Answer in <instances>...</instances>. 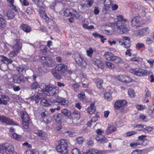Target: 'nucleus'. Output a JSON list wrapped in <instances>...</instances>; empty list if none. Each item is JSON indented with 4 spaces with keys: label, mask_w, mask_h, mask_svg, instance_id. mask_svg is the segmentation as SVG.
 Listing matches in <instances>:
<instances>
[{
    "label": "nucleus",
    "mask_w": 154,
    "mask_h": 154,
    "mask_svg": "<svg viewBox=\"0 0 154 154\" xmlns=\"http://www.w3.org/2000/svg\"><path fill=\"white\" fill-rule=\"evenodd\" d=\"M105 98L108 101H109L112 99V95L109 92H106L104 94Z\"/></svg>",
    "instance_id": "nucleus-43"
},
{
    "label": "nucleus",
    "mask_w": 154,
    "mask_h": 154,
    "mask_svg": "<svg viewBox=\"0 0 154 154\" xmlns=\"http://www.w3.org/2000/svg\"><path fill=\"white\" fill-rule=\"evenodd\" d=\"M125 76V75H120L117 76V78L119 81L124 82Z\"/></svg>",
    "instance_id": "nucleus-57"
},
{
    "label": "nucleus",
    "mask_w": 154,
    "mask_h": 154,
    "mask_svg": "<svg viewBox=\"0 0 154 154\" xmlns=\"http://www.w3.org/2000/svg\"><path fill=\"white\" fill-rule=\"evenodd\" d=\"M19 52L15 49L10 52L8 55L10 57H12L16 56Z\"/></svg>",
    "instance_id": "nucleus-39"
},
{
    "label": "nucleus",
    "mask_w": 154,
    "mask_h": 154,
    "mask_svg": "<svg viewBox=\"0 0 154 154\" xmlns=\"http://www.w3.org/2000/svg\"><path fill=\"white\" fill-rule=\"evenodd\" d=\"M96 139L97 141H99L102 143H106L108 141L107 139L103 135H97L96 137Z\"/></svg>",
    "instance_id": "nucleus-21"
},
{
    "label": "nucleus",
    "mask_w": 154,
    "mask_h": 154,
    "mask_svg": "<svg viewBox=\"0 0 154 154\" xmlns=\"http://www.w3.org/2000/svg\"><path fill=\"white\" fill-rule=\"evenodd\" d=\"M74 12H75L72 9H67L64 11V15L66 17L71 16H72Z\"/></svg>",
    "instance_id": "nucleus-25"
},
{
    "label": "nucleus",
    "mask_w": 154,
    "mask_h": 154,
    "mask_svg": "<svg viewBox=\"0 0 154 154\" xmlns=\"http://www.w3.org/2000/svg\"><path fill=\"white\" fill-rule=\"evenodd\" d=\"M16 70L17 72L21 75H23L25 73L26 69L23 66L19 65L16 67Z\"/></svg>",
    "instance_id": "nucleus-20"
},
{
    "label": "nucleus",
    "mask_w": 154,
    "mask_h": 154,
    "mask_svg": "<svg viewBox=\"0 0 154 154\" xmlns=\"http://www.w3.org/2000/svg\"><path fill=\"white\" fill-rule=\"evenodd\" d=\"M75 60L76 63L82 67H85L86 66V63L85 60L83 59L79 54H78V57L75 58Z\"/></svg>",
    "instance_id": "nucleus-10"
},
{
    "label": "nucleus",
    "mask_w": 154,
    "mask_h": 154,
    "mask_svg": "<svg viewBox=\"0 0 154 154\" xmlns=\"http://www.w3.org/2000/svg\"><path fill=\"white\" fill-rule=\"evenodd\" d=\"M117 19L118 21H117L116 23L118 22L119 25L120 23H122V22L124 21L125 22H128V20L126 19H124L122 16L119 15L117 16Z\"/></svg>",
    "instance_id": "nucleus-29"
},
{
    "label": "nucleus",
    "mask_w": 154,
    "mask_h": 154,
    "mask_svg": "<svg viewBox=\"0 0 154 154\" xmlns=\"http://www.w3.org/2000/svg\"><path fill=\"white\" fill-rule=\"evenodd\" d=\"M55 69L52 71V73L53 76L56 79H60L61 78V76L59 72L58 73Z\"/></svg>",
    "instance_id": "nucleus-33"
},
{
    "label": "nucleus",
    "mask_w": 154,
    "mask_h": 154,
    "mask_svg": "<svg viewBox=\"0 0 154 154\" xmlns=\"http://www.w3.org/2000/svg\"><path fill=\"white\" fill-rule=\"evenodd\" d=\"M61 112L62 114L68 117H71V113L70 111L67 109H63L61 111Z\"/></svg>",
    "instance_id": "nucleus-31"
},
{
    "label": "nucleus",
    "mask_w": 154,
    "mask_h": 154,
    "mask_svg": "<svg viewBox=\"0 0 154 154\" xmlns=\"http://www.w3.org/2000/svg\"><path fill=\"white\" fill-rule=\"evenodd\" d=\"M152 130V128L150 127H146L143 129V131L145 133H148L150 132Z\"/></svg>",
    "instance_id": "nucleus-55"
},
{
    "label": "nucleus",
    "mask_w": 154,
    "mask_h": 154,
    "mask_svg": "<svg viewBox=\"0 0 154 154\" xmlns=\"http://www.w3.org/2000/svg\"><path fill=\"white\" fill-rule=\"evenodd\" d=\"M145 92L146 93L145 94V98L151 96V93L150 92L149 90L147 88H146V89L145 90Z\"/></svg>",
    "instance_id": "nucleus-60"
},
{
    "label": "nucleus",
    "mask_w": 154,
    "mask_h": 154,
    "mask_svg": "<svg viewBox=\"0 0 154 154\" xmlns=\"http://www.w3.org/2000/svg\"><path fill=\"white\" fill-rule=\"evenodd\" d=\"M40 14V16L43 19H45L46 20V21H47L48 20V18L47 16V15L43 11H40L39 12Z\"/></svg>",
    "instance_id": "nucleus-40"
},
{
    "label": "nucleus",
    "mask_w": 154,
    "mask_h": 154,
    "mask_svg": "<svg viewBox=\"0 0 154 154\" xmlns=\"http://www.w3.org/2000/svg\"><path fill=\"white\" fill-rule=\"evenodd\" d=\"M6 22L5 20L2 17V16L0 14V27H4L5 26Z\"/></svg>",
    "instance_id": "nucleus-30"
},
{
    "label": "nucleus",
    "mask_w": 154,
    "mask_h": 154,
    "mask_svg": "<svg viewBox=\"0 0 154 154\" xmlns=\"http://www.w3.org/2000/svg\"><path fill=\"white\" fill-rule=\"evenodd\" d=\"M53 117L57 123L59 124L61 123L62 120L64 118L62 114L60 113L54 114Z\"/></svg>",
    "instance_id": "nucleus-12"
},
{
    "label": "nucleus",
    "mask_w": 154,
    "mask_h": 154,
    "mask_svg": "<svg viewBox=\"0 0 154 154\" xmlns=\"http://www.w3.org/2000/svg\"><path fill=\"white\" fill-rule=\"evenodd\" d=\"M67 69V66L63 64H58L54 68V69L60 74L64 73Z\"/></svg>",
    "instance_id": "nucleus-9"
},
{
    "label": "nucleus",
    "mask_w": 154,
    "mask_h": 154,
    "mask_svg": "<svg viewBox=\"0 0 154 154\" xmlns=\"http://www.w3.org/2000/svg\"><path fill=\"white\" fill-rule=\"evenodd\" d=\"M12 136L14 139L18 140H20L21 138L20 135H19L16 133H13Z\"/></svg>",
    "instance_id": "nucleus-50"
},
{
    "label": "nucleus",
    "mask_w": 154,
    "mask_h": 154,
    "mask_svg": "<svg viewBox=\"0 0 154 154\" xmlns=\"http://www.w3.org/2000/svg\"><path fill=\"white\" fill-rule=\"evenodd\" d=\"M127 106V102L125 100H117L115 103L114 107L116 110H119L122 113L126 112L127 111L125 107Z\"/></svg>",
    "instance_id": "nucleus-3"
},
{
    "label": "nucleus",
    "mask_w": 154,
    "mask_h": 154,
    "mask_svg": "<svg viewBox=\"0 0 154 154\" xmlns=\"http://www.w3.org/2000/svg\"><path fill=\"white\" fill-rule=\"evenodd\" d=\"M60 110V106H58L57 107L54 108L50 109V110L51 112L53 113L55 110L57 111Z\"/></svg>",
    "instance_id": "nucleus-64"
},
{
    "label": "nucleus",
    "mask_w": 154,
    "mask_h": 154,
    "mask_svg": "<svg viewBox=\"0 0 154 154\" xmlns=\"http://www.w3.org/2000/svg\"><path fill=\"white\" fill-rule=\"evenodd\" d=\"M124 45L125 46V47L126 48H128L130 47L131 45V42H124L122 43V44H121V45Z\"/></svg>",
    "instance_id": "nucleus-58"
},
{
    "label": "nucleus",
    "mask_w": 154,
    "mask_h": 154,
    "mask_svg": "<svg viewBox=\"0 0 154 154\" xmlns=\"http://www.w3.org/2000/svg\"><path fill=\"white\" fill-rule=\"evenodd\" d=\"M114 55L111 52H106L104 54L103 56L107 60L111 61Z\"/></svg>",
    "instance_id": "nucleus-17"
},
{
    "label": "nucleus",
    "mask_w": 154,
    "mask_h": 154,
    "mask_svg": "<svg viewBox=\"0 0 154 154\" xmlns=\"http://www.w3.org/2000/svg\"><path fill=\"white\" fill-rule=\"evenodd\" d=\"M56 149L60 153L63 154L67 153V144L65 140L62 139L60 140L58 145L57 146Z\"/></svg>",
    "instance_id": "nucleus-4"
},
{
    "label": "nucleus",
    "mask_w": 154,
    "mask_h": 154,
    "mask_svg": "<svg viewBox=\"0 0 154 154\" xmlns=\"http://www.w3.org/2000/svg\"><path fill=\"white\" fill-rule=\"evenodd\" d=\"M145 150V149L142 150L139 149H135L133 151L131 154H142V152Z\"/></svg>",
    "instance_id": "nucleus-42"
},
{
    "label": "nucleus",
    "mask_w": 154,
    "mask_h": 154,
    "mask_svg": "<svg viewBox=\"0 0 154 154\" xmlns=\"http://www.w3.org/2000/svg\"><path fill=\"white\" fill-rule=\"evenodd\" d=\"M98 117L100 118V116L98 115H97L94 117H93L90 121L88 122L87 123V125L89 127H91V123L92 122H96Z\"/></svg>",
    "instance_id": "nucleus-35"
},
{
    "label": "nucleus",
    "mask_w": 154,
    "mask_h": 154,
    "mask_svg": "<svg viewBox=\"0 0 154 154\" xmlns=\"http://www.w3.org/2000/svg\"><path fill=\"white\" fill-rule=\"evenodd\" d=\"M41 52L44 54H47V48L46 45H42L41 46Z\"/></svg>",
    "instance_id": "nucleus-41"
},
{
    "label": "nucleus",
    "mask_w": 154,
    "mask_h": 154,
    "mask_svg": "<svg viewBox=\"0 0 154 154\" xmlns=\"http://www.w3.org/2000/svg\"><path fill=\"white\" fill-rule=\"evenodd\" d=\"M128 94L129 96L131 97H132L134 96L135 93L134 91L131 89H128Z\"/></svg>",
    "instance_id": "nucleus-46"
},
{
    "label": "nucleus",
    "mask_w": 154,
    "mask_h": 154,
    "mask_svg": "<svg viewBox=\"0 0 154 154\" xmlns=\"http://www.w3.org/2000/svg\"><path fill=\"white\" fill-rule=\"evenodd\" d=\"M67 101L64 98H63L59 97H56L55 100H54V103H59L62 105H65L67 104Z\"/></svg>",
    "instance_id": "nucleus-14"
},
{
    "label": "nucleus",
    "mask_w": 154,
    "mask_h": 154,
    "mask_svg": "<svg viewBox=\"0 0 154 154\" xmlns=\"http://www.w3.org/2000/svg\"><path fill=\"white\" fill-rule=\"evenodd\" d=\"M129 72L134 75L139 76L147 75L150 74L149 71L140 68L131 69H130Z\"/></svg>",
    "instance_id": "nucleus-5"
},
{
    "label": "nucleus",
    "mask_w": 154,
    "mask_h": 154,
    "mask_svg": "<svg viewBox=\"0 0 154 154\" xmlns=\"http://www.w3.org/2000/svg\"><path fill=\"white\" fill-rule=\"evenodd\" d=\"M125 77L124 82H129L131 81V79L128 76L125 75Z\"/></svg>",
    "instance_id": "nucleus-61"
},
{
    "label": "nucleus",
    "mask_w": 154,
    "mask_h": 154,
    "mask_svg": "<svg viewBox=\"0 0 154 154\" xmlns=\"http://www.w3.org/2000/svg\"><path fill=\"white\" fill-rule=\"evenodd\" d=\"M122 59L119 57L114 55L111 61L116 64L120 63L122 62Z\"/></svg>",
    "instance_id": "nucleus-24"
},
{
    "label": "nucleus",
    "mask_w": 154,
    "mask_h": 154,
    "mask_svg": "<svg viewBox=\"0 0 154 154\" xmlns=\"http://www.w3.org/2000/svg\"><path fill=\"white\" fill-rule=\"evenodd\" d=\"M140 142L138 141L131 143L130 144V146L133 148H136L138 146L140 145Z\"/></svg>",
    "instance_id": "nucleus-37"
},
{
    "label": "nucleus",
    "mask_w": 154,
    "mask_h": 154,
    "mask_svg": "<svg viewBox=\"0 0 154 154\" xmlns=\"http://www.w3.org/2000/svg\"><path fill=\"white\" fill-rule=\"evenodd\" d=\"M39 85H38L37 82H33L31 85V88L32 89H35L38 87Z\"/></svg>",
    "instance_id": "nucleus-49"
},
{
    "label": "nucleus",
    "mask_w": 154,
    "mask_h": 154,
    "mask_svg": "<svg viewBox=\"0 0 154 154\" xmlns=\"http://www.w3.org/2000/svg\"><path fill=\"white\" fill-rule=\"evenodd\" d=\"M41 104L44 106H48L51 105V102L48 100L42 99L40 102Z\"/></svg>",
    "instance_id": "nucleus-28"
},
{
    "label": "nucleus",
    "mask_w": 154,
    "mask_h": 154,
    "mask_svg": "<svg viewBox=\"0 0 154 154\" xmlns=\"http://www.w3.org/2000/svg\"><path fill=\"white\" fill-rule=\"evenodd\" d=\"M150 32V30L148 27L143 28L140 30L138 32V34L140 35L144 36L148 35Z\"/></svg>",
    "instance_id": "nucleus-16"
},
{
    "label": "nucleus",
    "mask_w": 154,
    "mask_h": 154,
    "mask_svg": "<svg viewBox=\"0 0 154 154\" xmlns=\"http://www.w3.org/2000/svg\"><path fill=\"white\" fill-rule=\"evenodd\" d=\"M132 14L133 18L131 20V25L134 28H138L141 27L142 25V23L140 20V17L139 13L137 12L133 11Z\"/></svg>",
    "instance_id": "nucleus-2"
},
{
    "label": "nucleus",
    "mask_w": 154,
    "mask_h": 154,
    "mask_svg": "<svg viewBox=\"0 0 154 154\" xmlns=\"http://www.w3.org/2000/svg\"><path fill=\"white\" fill-rule=\"evenodd\" d=\"M21 117L22 120L23 127L25 129L28 128L29 127V124L30 120L27 112L24 111L22 112Z\"/></svg>",
    "instance_id": "nucleus-6"
},
{
    "label": "nucleus",
    "mask_w": 154,
    "mask_h": 154,
    "mask_svg": "<svg viewBox=\"0 0 154 154\" xmlns=\"http://www.w3.org/2000/svg\"><path fill=\"white\" fill-rule=\"evenodd\" d=\"M106 65L107 67L110 69H113L115 68V65L110 62H106Z\"/></svg>",
    "instance_id": "nucleus-38"
},
{
    "label": "nucleus",
    "mask_w": 154,
    "mask_h": 154,
    "mask_svg": "<svg viewBox=\"0 0 154 154\" xmlns=\"http://www.w3.org/2000/svg\"><path fill=\"white\" fill-rule=\"evenodd\" d=\"M117 128L116 125H108V126L107 128L106 133L107 134H112L113 132L116 131Z\"/></svg>",
    "instance_id": "nucleus-13"
},
{
    "label": "nucleus",
    "mask_w": 154,
    "mask_h": 154,
    "mask_svg": "<svg viewBox=\"0 0 154 154\" xmlns=\"http://www.w3.org/2000/svg\"><path fill=\"white\" fill-rule=\"evenodd\" d=\"M72 118H75L79 119L80 117V112L77 111H74L71 113Z\"/></svg>",
    "instance_id": "nucleus-36"
},
{
    "label": "nucleus",
    "mask_w": 154,
    "mask_h": 154,
    "mask_svg": "<svg viewBox=\"0 0 154 154\" xmlns=\"http://www.w3.org/2000/svg\"><path fill=\"white\" fill-rule=\"evenodd\" d=\"M116 26L117 27L119 31V32L121 34L123 33H126L128 32L127 28L124 25H119L118 22L117 23Z\"/></svg>",
    "instance_id": "nucleus-15"
},
{
    "label": "nucleus",
    "mask_w": 154,
    "mask_h": 154,
    "mask_svg": "<svg viewBox=\"0 0 154 154\" xmlns=\"http://www.w3.org/2000/svg\"><path fill=\"white\" fill-rule=\"evenodd\" d=\"M0 121L5 123L7 125H14V123L12 120L5 116H2Z\"/></svg>",
    "instance_id": "nucleus-11"
},
{
    "label": "nucleus",
    "mask_w": 154,
    "mask_h": 154,
    "mask_svg": "<svg viewBox=\"0 0 154 154\" xmlns=\"http://www.w3.org/2000/svg\"><path fill=\"white\" fill-rule=\"evenodd\" d=\"M140 145L146 146L149 143V141L146 139H144L142 141L140 142Z\"/></svg>",
    "instance_id": "nucleus-56"
},
{
    "label": "nucleus",
    "mask_w": 154,
    "mask_h": 154,
    "mask_svg": "<svg viewBox=\"0 0 154 154\" xmlns=\"http://www.w3.org/2000/svg\"><path fill=\"white\" fill-rule=\"evenodd\" d=\"M41 116L43 118V120L44 122L47 124L49 122L48 119L49 117L46 115L45 112H42L41 114Z\"/></svg>",
    "instance_id": "nucleus-32"
},
{
    "label": "nucleus",
    "mask_w": 154,
    "mask_h": 154,
    "mask_svg": "<svg viewBox=\"0 0 154 154\" xmlns=\"http://www.w3.org/2000/svg\"><path fill=\"white\" fill-rule=\"evenodd\" d=\"M14 148L13 146L10 145L7 146V149L3 153V154H14Z\"/></svg>",
    "instance_id": "nucleus-18"
},
{
    "label": "nucleus",
    "mask_w": 154,
    "mask_h": 154,
    "mask_svg": "<svg viewBox=\"0 0 154 154\" xmlns=\"http://www.w3.org/2000/svg\"><path fill=\"white\" fill-rule=\"evenodd\" d=\"M94 105V103H91L90 104V107L88 108L87 111L89 114H93L95 112V107Z\"/></svg>",
    "instance_id": "nucleus-23"
},
{
    "label": "nucleus",
    "mask_w": 154,
    "mask_h": 154,
    "mask_svg": "<svg viewBox=\"0 0 154 154\" xmlns=\"http://www.w3.org/2000/svg\"><path fill=\"white\" fill-rule=\"evenodd\" d=\"M16 42V43L13 46V48L14 49L19 52L22 48L21 42H20V40L19 39H17Z\"/></svg>",
    "instance_id": "nucleus-19"
},
{
    "label": "nucleus",
    "mask_w": 154,
    "mask_h": 154,
    "mask_svg": "<svg viewBox=\"0 0 154 154\" xmlns=\"http://www.w3.org/2000/svg\"><path fill=\"white\" fill-rule=\"evenodd\" d=\"M38 87L39 88L38 90L39 91L43 93H38L36 95L35 94L34 95L30 97L31 100H35L36 103H38L40 99L45 98L46 96L45 94L43 93L45 91L47 85H46L45 83H42L39 85Z\"/></svg>",
    "instance_id": "nucleus-1"
},
{
    "label": "nucleus",
    "mask_w": 154,
    "mask_h": 154,
    "mask_svg": "<svg viewBox=\"0 0 154 154\" xmlns=\"http://www.w3.org/2000/svg\"><path fill=\"white\" fill-rule=\"evenodd\" d=\"M0 57L2 58L1 60V61H6L8 63H11L13 62L12 59H9L3 55H0Z\"/></svg>",
    "instance_id": "nucleus-34"
},
{
    "label": "nucleus",
    "mask_w": 154,
    "mask_h": 154,
    "mask_svg": "<svg viewBox=\"0 0 154 154\" xmlns=\"http://www.w3.org/2000/svg\"><path fill=\"white\" fill-rule=\"evenodd\" d=\"M6 16L8 20L12 19L15 17L14 13L11 10H9L6 12Z\"/></svg>",
    "instance_id": "nucleus-27"
},
{
    "label": "nucleus",
    "mask_w": 154,
    "mask_h": 154,
    "mask_svg": "<svg viewBox=\"0 0 154 154\" xmlns=\"http://www.w3.org/2000/svg\"><path fill=\"white\" fill-rule=\"evenodd\" d=\"M8 144H4L2 145H0V148L2 152L5 151L7 149V146H8Z\"/></svg>",
    "instance_id": "nucleus-44"
},
{
    "label": "nucleus",
    "mask_w": 154,
    "mask_h": 154,
    "mask_svg": "<svg viewBox=\"0 0 154 154\" xmlns=\"http://www.w3.org/2000/svg\"><path fill=\"white\" fill-rule=\"evenodd\" d=\"M144 45L142 43H138L136 45V48L137 49H140V48H144Z\"/></svg>",
    "instance_id": "nucleus-54"
},
{
    "label": "nucleus",
    "mask_w": 154,
    "mask_h": 154,
    "mask_svg": "<svg viewBox=\"0 0 154 154\" xmlns=\"http://www.w3.org/2000/svg\"><path fill=\"white\" fill-rule=\"evenodd\" d=\"M72 154H82L79 149L78 148H75L72 151Z\"/></svg>",
    "instance_id": "nucleus-51"
},
{
    "label": "nucleus",
    "mask_w": 154,
    "mask_h": 154,
    "mask_svg": "<svg viewBox=\"0 0 154 154\" xmlns=\"http://www.w3.org/2000/svg\"><path fill=\"white\" fill-rule=\"evenodd\" d=\"M102 11L103 14H106L109 12V7L105 5L103 8Z\"/></svg>",
    "instance_id": "nucleus-47"
},
{
    "label": "nucleus",
    "mask_w": 154,
    "mask_h": 154,
    "mask_svg": "<svg viewBox=\"0 0 154 154\" xmlns=\"http://www.w3.org/2000/svg\"><path fill=\"white\" fill-rule=\"evenodd\" d=\"M49 58V57H42L41 58L40 62L42 64L44 65H45V63H46V62L47 60Z\"/></svg>",
    "instance_id": "nucleus-52"
},
{
    "label": "nucleus",
    "mask_w": 154,
    "mask_h": 154,
    "mask_svg": "<svg viewBox=\"0 0 154 154\" xmlns=\"http://www.w3.org/2000/svg\"><path fill=\"white\" fill-rule=\"evenodd\" d=\"M44 65L47 66L49 67H53L54 65V61L52 59L49 57L48 59L47 60Z\"/></svg>",
    "instance_id": "nucleus-26"
},
{
    "label": "nucleus",
    "mask_w": 154,
    "mask_h": 154,
    "mask_svg": "<svg viewBox=\"0 0 154 154\" xmlns=\"http://www.w3.org/2000/svg\"><path fill=\"white\" fill-rule=\"evenodd\" d=\"M84 139V138L82 137H79L76 139L77 142L79 144H82L83 142Z\"/></svg>",
    "instance_id": "nucleus-48"
},
{
    "label": "nucleus",
    "mask_w": 154,
    "mask_h": 154,
    "mask_svg": "<svg viewBox=\"0 0 154 154\" xmlns=\"http://www.w3.org/2000/svg\"><path fill=\"white\" fill-rule=\"evenodd\" d=\"M140 8H142V9H140V11H141V14L142 16H145L146 12L145 11V9L144 8L143 9V7L141 5L140 6Z\"/></svg>",
    "instance_id": "nucleus-53"
},
{
    "label": "nucleus",
    "mask_w": 154,
    "mask_h": 154,
    "mask_svg": "<svg viewBox=\"0 0 154 154\" xmlns=\"http://www.w3.org/2000/svg\"><path fill=\"white\" fill-rule=\"evenodd\" d=\"M46 94L49 96H53L56 94L58 92V91L55 88L51 87L50 85H47L45 92Z\"/></svg>",
    "instance_id": "nucleus-7"
},
{
    "label": "nucleus",
    "mask_w": 154,
    "mask_h": 154,
    "mask_svg": "<svg viewBox=\"0 0 154 154\" xmlns=\"http://www.w3.org/2000/svg\"><path fill=\"white\" fill-rule=\"evenodd\" d=\"M44 132L40 130H38L37 132H36V134L39 137H43L44 135Z\"/></svg>",
    "instance_id": "nucleus-63"
},
{
    "label": "nucleus",
    "mask_w": 154,
    "mask_h": 154,
    "mask_svg": "<svg viewBox=\"0 0 154 154\" xmlns=\"http://www.w3.org/2000/svg\"><path fill=\"white\" fill-rule=\"evenodd\" d=\"M22 29L25 32L29 33L31 32V28L28 25L26 24H23L21 26Z\"/></svg>",
    "instance_id": "nucleus-22"
},
{
    "label": "nucleus",
    "mask_w": 154,
    "mask_h": 154,
    "mask_svg": "<svg viewBox=\"0 0 154 154\" xmlns=\"http://www.w3.org/2000/svg\"><path fill=\"white\" fill-rule=\"evenodd\" d=\"M87 55L89 57H91L93 53V51L91 48H90L87 51Z\"/></svg>",
    "instance_id": "nucleus-59"
},
{
    "label": "nucleus",
    "mask_w": 154,
    "mask_h": 154,
    "mask_svg": "<svg viewBox=\"0 0 154 154\" xmlns=\"http://www.w3.org/2000/svg\"><path fill=\"white\" fill-rule=\"evenodd\" d=\"M103 84V80L99 79L97 83V87L100 89L102 88V85Z\"/></svg>",
    "instance_id": "nucleus-45"
},
{
    "label": "nucleus",
    "mask_w": 154,
    "mask_h": 154,
    "mask_svg": "<svg viewBox=\"0 0 154 154\" xmlns=\"http://www.w3.org/2000/svg\"><path fill=\"white\" fill-rule=\"evenodd\" d=\"M92 35L95 37H99L102 38L103 37V36L100 35L97 32H94L92 33Z\"/></svg>",
    "instance_id": "nucleus-62"
},
{
    "label": "nucleus",
    "mask_w": 154,
    "mask_h": 154,
    "mask_svg": "<svg viewBox=\"0 0 154 154\" xmlns=\"http://www.w3.org/2000/svg\"><path fill=\"white\" fill-rule=\"evenodd\" d=\"M29 77H24L22 76L16 75L13 77V79L14 82L17 83H20L21 82L24 83L27 80Z\"/></svg>",
    "instance_id": "nucleus-8"
}]
</instances>
